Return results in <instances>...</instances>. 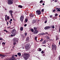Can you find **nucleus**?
Returning a JSON list of instances; mask_svg holds the SVG:
<instances>
[{
    "label": "nucleus",
    "instance_id": "1",
    "mask_svg": "<svg viewBox=\"0 0 60 60\" xmlns=\"http://www.w3.org/2000/svg\"><path fill=\"white\" fill-rule=\"evenodd\" d=\"M30 56V55L29 54H27L26 53H25L23 55V57L26 60Z\"/></svg>",
    "mask_w": 60,
    "mask_h": 60
},
{
    "label": "nucleus",
    "instance_id": "2",
    "mask_svg": "<svg viewBox=\"0 0 60 60\" xmlns=\"http://www.w3.org/2000/svg\"><path fill=\"white\" fill-rule=\"evenodd\" d=\"M25 48L26 50H29L30 48V44L29 43L26 44L25 46Z\"/></svg>",
    "mask_w": 60,
    "mask_h": 60
},
{
    "label": "nucleus",
    "instance_id": "3",
    "mask_svg": "<svg viewBox=\"0 0 60 60\" xmlns=\"http://www.w3.org/2000/svg\"><path fill=\"white\" fill-rule=\"evenodd\" d=\"M18 39L15 38H14L13 40V44L14 45H15L17 43L16 42H18Z\"/></svg>",
    "mask_w": 60,
    "mask_h": 60
},
{
    "label": "nucleus",
    "instance_id": "4",
    "mask_svg": "<svg viewBox=\"0 0 60 60\" xmlns=\"http://www.w3.org/2000/svg\"><path fill=\"white\" fill-rule=\"evenodd\" d=\"M16 31L15 29H14L11 32V33L13 34V36H15V35L16 34Z\"/></svg>",
    "mask_w": 60,
    "mask_h": 60
},
{
    "label": "nucleus",
    "instance_id": "5",
    "mask_svg": "<svg viewBox=\"0 0 60 60\" xmlns=\"http://www.w3.org/2000/svg\"><path fill=\"white\" fill-rule=\"evenodd\" d=\"M56 45L55 44H54H54H52V50L54 49L55 48V50H56Z\"/></svg>",
    "mask_w": 60,
    "mask_h": 60
},
{
    "label": "nucleus",
    "instance_id": "6",
    "mask_svg": "<svg viewBox=\"0 0 60 60\" xmlns=\"http://www.w3.org/2000/svg\"><path fill=\"white\" fill-rule=\"evenodd\" d=\"M36 13L38 15H40L41 13V12L40 10H37L36 11Z\"/></svg>",
    "mask_w": 60,
    "mask_h": 60
},
{
    "label": "nucleus",
    "instance_id": "7",
    "mask_svg": "<svg viewBox=\"0 0 60 60\" xmlns=\"http://www.w3.org/2000/svg\"><path fill=\"white\" fill-rule=\"evenodd\" d=\"M8 4H12L13 3V1H11V0H8Z\"/></svg>",
    "mask_w": 60,
    "mask_h": 60
},
{
    "label": "nucleus",
    "instance_id": "8",
    "mask_svg": "<svg viewBox=\"0 0 60 60\" xmlns=\"http://www.w3.org/2000/svg\"><path fill=\"white\" fill-rule=\"evenodd\" d=\"M24 18V17L23 15L21 16L20 17V20L21 21H22L23 20V19Z\"/></svg>",
    "mask_w": 60,
    "mask_h": 60
},
{
    "label": "nucleus",
    "instance_id": "9",
    "mask_svg": "<svg viewBox=\"0 0 60 60\" xmlns=\"http://www.w3.org/2000/svg\"><path fill=\"white\" fill-rule=\"evenodd\" d=\"M44 19L45 20V23H46V22H47V21H48V19L46 17H44Z\"/></svg>",
    "mask_w": 60,
    "mask_h": 60
},
{
    "label": "nucleus",
    "instance_id": "10",
    "mask_svg": "<svg viewBox=\"0 0 60 60\" xmlns=\"http://www.w3.org/2000/svg\"><path fill=\"white\" fill-rule=\"evenodd\" d=\"M6 56V55H3V54H0V56L2 57H1L2 58H3V57H4Z\"/></svg>",
    "mask_w": 60,
    "mask_h": 60
},
{
    "label": "nucleus",
    "instance_id": "11",
    "mask_svg": "<svg viewBox=\"0 0 60 60\" xmlns=\"http://www.w3.org/2000/svg\"><path fill=\"white\" fill-rule=\"evenodd\" d=\"M50 28V26H48L45 27L44 29L45 30H48V29Z\"/></svg>",
    "mask_w": 60,
    "mask_h": 60
},
{
    "label": "nucleus",
    "instance_id": "12",
    "mask_svg": "<svg viewBox=\"0 0 60 60\" xmlns=\"http://www.w3.org/2000/svg\"><path fill=\"white\" fill-rule=\"evenodd\" d=\"M15 57L14 56H12V58L10 59L9 60H15Z\"/></svg>",
    "mask_w": 60,
    "mask_h": 60
},
{
    "label": "nucleus",
    "instance_id": "13",
    "mask_svg": "<svg viewBox=\"0 0 60 60\" xmlns=\"http://www.w3.org/2000/svg\"><path fill=\"white\" fill-rule=\"evenodd\" d=\"M29 37H27V38H26V41H27V42H29Z\"/></svg>",
    "mask_w": 60,
    "mask_h": 60
},
{
    "label": "nucleus",
    "instance_id": "14",
    "mask_svg": "<svg viewBox=\"0 0 60 60\" xmlns=\"http://www.w3.org/2000/svg\"><path fill=\"white\" fill-rule=\"evenodd\" d=\"M12 10H9V13L11 15V16H12Z\"/></svg>",
    "mask_w": 60,
    "mask_h": 60
},
{
    "label": "nucleus",
    "instance_id": "15",
    "mask_svg": "<svg viewBox=\"0 0 60 60\" xmlns=\"http://www.w3.org/2000/svg\"><path fill=\"white\" fill-rule=\"evenodd\" d=\"M38 32V30H36L34 31V34H37Z\"/></svg>",
    "mask_w": 60,
    "mask_h": 60
},
{
    "label": "nucleus",
    "instance_id": "16",
    "mask_svg": "<svg viewBox=\"0 0 60 60\" xmlns=\"http://www.w3.org/2000/svg\"><path fill=\"white\" fill-rule=\"evenodd\" d=\"M29 15L30 16V18H31L32 17L33 18V17L34 16V15H33V14H32V13H31V14H30Z\"/></svg>",
    "mask_w": 60,
    "mask_h": 60
},
{
    "label": "nucleus",
    "instance_id": "17",
    "mask_svg": "<svg viewBox=\"0 0 60 60\" xmlns=\"http://www.w3.org/2000/svg\"><path fill=\"white\" fill-rule=\"evenodd\" d=\"M17 55H18L19 56H20L21 55V53L20 52H18L17 53Z\"/></svg>",
    "mask_w": 60,
    "mask_h": 60
},
{
    "label": "nucleus",
    "instance_id": "18",
    "mask_svg": "<svg viewBox=\"0 0 60 60\" xmlns=\"http://www.w3.org/2000/svg\"><path fill=\"white\" fill-rule=\"evenodd\" d=\"M59 38L58 36H56V40L57 41V40H58Z\"/></svg>",
    "mask_w": 60,
    "mask_h": 60
},
{
    "label": "nucleus",
    "instance_id": "19",
    "mask_svg": "<svg viewBox=\"0 0 60 60\" xmlns=\"http://www.w3.org/2000/svg\"><path fill=\"white\" fill-rule=\"evenodd\" d=\"M53 19H56L57 18V17L56 16H55V17H53Z\"/></svg>",
    "mask_w": 60,
    "mask_h": 60
},
{
    "label": "nucleus",
    "instance_id": "20",
    "mask_svg": "<svg viewBox=\"0 0 60 60\" xmlns=\"http://www.w3.org/2000/svg\"><path fill=\"white\" fill-rule=\"evenodd\" d=\"M18 7L19 8H22V6L21 5H19Z\"/></svg>",
    "mask_w": 60,
    "mask_h": 60
},
{
    "label": "nucleus",
    "instance_id": "21",
    "mask_svg": "<svg viewBox=\"0 0 60 60\" xmlns=\"http://www.w3.org/2000/svg\"><path fill=\"white\" fill-rule=\"evenodd\" d=\"M7 19L8 20H9V19H10V16H8L7 17Z\"/></svg>",
    "mask_w": 60,
    "mask_h": 60
},
{
    "label": "nucleus",
    "instance_id": "22",
    "mask_svg": "<svg viewBox=\"0 0 60 60\" xmlns=\"http://www.w3.org/2000/svg\"><path fill=\"white\" fill-rule=\"evenodd\" d=\"M45 43H46V41L45 40H44V41L42 42V43L44 44H45Z\"/></svg>",
    "mask_w": 60,
    "mask_h": 60
},
{
    "label": "nucleus",
    "instance_id": "23",
    "mask_svg": "<svg viewBox=\"0 0 60 60\" xmlns=\"http://www.w3.org/2000/svg\"><path fill=\"white\" fill-rule=\"evenodd\" d=\"M57 11H60V8H57Z\"/></svg>",
    "mask_w": 60,
    "mask_h": 60
},
{
    "label": "nucleus",
    "instance_id": "24",
    "mask_svg": "<svg viewBox=\"0 0 60 60\" xmlns=\"http://www.w3.org/2000/svg\"><path fill=\"white\" fill-rule=\"evenodd\" d=\"M23 30V27H21L20 28V30H21V31H22Z\"/></svg>",
    "mask_w": 60,
    "mask_h": 60
},
{
    "label": "nucleus",
    "instance_id": "25",
    "mask_svg": "<svg viewBox=\"0 0 60 60\" xmlns=\"http://www.w3.org/2000/svg\"><path fill=\"white\" fill-rule=\"evenodd\" d=\"M51 26L52 28H53V29L55 28V26H54V25L52 26Z\"/></svg>",
    "mask_w": 60,
    "mask_h": 60
},
{
    "label": "nucleus",
    "instance_id": "26",
    "mask_svg": "<svg viewBox=\"0 0 60 60\" xmlns=\"http://www.w3.org/2000/svg\"><path fill=\"white\" fill-rule=\"evenodd\" d=\"M30 30L32 31V32H34V30L33 29H31Z\"/></svg>",
    "mask_w": 60,
    "mask_h": 60
},
{
    "label": "nucleus",
    "instance_id": "27",
    "mask_svg": "<svg viewBox=\"0 0 60 60\" xmlns=\"http://www.w3.org/2000/svg\"><path fill=\"white\" fill-rule=\"evenodd\" d=\"M46 38L47 39H48V40H49L50 38L49 36H47V37H46Z\"/></svg>",
    "mask_w": 60,
    "mask_h": 60
},
{
    "label": "nucleus",
    "instance_id": "28",
    "mask_svg": "<svg viewBox=\"0 0 60 60\" xmlns=\"http://www.w3.org/2000/svg\"><path fill=\"white\" fill-rule=\"evenodd\" d=\"M37 29V28L36 27H34V29L35 30H36Z\"/></svg>",
    "mask_w": 60,
    "mask_h": 60
},
{
    "label": "nucleus",
    "instance_id": "29",
    "mask_svg": "<svg viewBox=\"0 0 60 60\" xmlns=\"http://www.w3.org/2000/svg\"><path fill=\"white\" fill-rule=\"evenodd\" d=\"M41 48H40L39 49V51L40 52L41 51Z\"/></svg>",
    "mask_w": 60,
    "mask_h": 60
},
{
    "label": "nucleus",
    "instance_id": "30",
    "mask_svg": "<svg viewBox=\"0 0 60 60\" xmlns=\"http://www.w3.org/2000/svg\"><path fill=\"white\" fill-rule=\"evenodd\" d=\"M45 34V33H42L40 34V35H43Z\"/></svg>",
    "mask_w": 60,
    "mask_h": 60
},
{
    "label": "nucleus",
    "instance_id": "31",
    "mask_svg": "<svg viewBox=\"0 0 60 60\" xmlns=\"http://www.w3.org/2000/svg\"><path fill=\"white\" fill-rule=\"evenodd\" d=\"M35 22H36V21H35V20H33L32 21V22L33 23H34Z\"/></svg>",
    "mask_w": 60,
    "mask_h": 60
},
{
    "label": "nucleus",
    "instance_id": "32",
    "mask_svg": "<svg viewBox=\"0 0 60 60\" xmlns=\"http://www.w3.org/2000/svg\"><path fill=\"white\" fill-rule=\"evenodd\" d=\"M4 30V32L5 31L6 32H7V33L8 32V31L6 30Z\"/></svg>",
    "mask_w": 60,
    "mask_h": 60
},
{
    "label": "nucleus",
    "instance_id": "33",
    "mask_svg": "<svg viewBox=\"0 0 60 60\" xmlns=\"http://www.w3.org/2000/svg\"><path fill=\"white\" fill-rule=\"evenodd\" d=\"M55 16H57L58 15V14H55Z\"/></svg>",
    "mask_w": 60,
    "mask_h": 60
},
{
    "label": "nucleus",
    "instance_id": "34",
    "mask_svg": "<svg viewBox=\"0 0 60 60\" xmlns=\"http://www.w3.org/2000/svg\"><path fill=\"white\" fill-rule=\"evenodd\" d=\"M27 21H28V20L27 19H25V22H27Z\"/></svg>",
    "mask_w": 60,
    "mask_h": 60
},
{
    "label": "nucleus",
    "instance_id": "35",
    "mask_svg": "<svg viewBox=\"0 0 60 60\" xmlns=\"http://www.w3.org/2000/svg\"><path fill=\"white\" fill-rule=\"evenodd\" d=\"M43 2V0H40V3H42V2Z\"/></svg>",
    "mask_w": 60,
    "mask_h": 60
},
{
    "label": "nucleus",
    "instance_id": "36",
    "mask_svg": "<svg viewBox=\"0 0 60 60\" xmlns=\"http://www.w3.org/2000/svg\"><path fill=\"white\" fill-rule=\"evenodd\" d=\"M5 43H4V42H3V43H2V45H5Z\"/></svg>",
    "mask_w": 60,
    "mask_h": 60
},
{
    "label": "nucleus",
    "instance_id": "37",
    "mask_svg": "<svg viewBox=\"0 0 60 60\" xmlns=\"http://www.w3.org/2000/svg\"><path fill=\"white\" fill-rule=\"evenodd\" d=\"M41 53L42 54H43V53H44L45 52L43 51H41Z\"/></svg>",
    "mask_w": 60,
    "mask_h": 60
},
{
    "label": "nucleus",
    "instance_id": "38",
    "mask_svg": "<svg viewBox=\"0 0 60 60\" xmlns=\"http://www.w3.org/2000/svg\"><path fill=\"white\" fill-rule=\"evenodd\" d=\"M11 28V26H8L7 27V28L9 29L10 28Z\"/></svg>",
    "mask_w": 60,
    "mask_h": 60
},
{
    "label": "nucleus",
    "instance_id": "39",
    "mask_svg": "<svg viewBox=\"0 0 60 60\" xmlns=\"http://www.w3.org/2000/svg\"><path fill=\"white\" fill-rule=\"evenodd\" d=\"M44 11V9H42L41 10V12H43V11Z\"/></svg>",
    "mask_w": 60,
    "mask_h": 60
},
{
    "label": "nucleus",
    "instance_id": "40",
    "mask_svg": "<svg viewBox=\"0 0 60 60\" xmlns=\"http://www.w3.org/2000/svg\"><path fill=\"white\" fill-rule=\"evenodd\" d=\"M49 18H52V15H50V16H49Z\"/></svg>",
    "mask_w": 60,
    "mask_h": 60
},
{
    "label": "nucleus",
    "instance_id": "41",
    "mask_svg": "<svg viewBox=\"0 0 60 60\" xmlns=\"http://www.w3.org/2000/svg\"><path fill=\"white\" fill-rule=\"evenodd\" d=\"M9 22H10V24L11 25V23H12V22L10 20V21H9Z\"/></svg>",
    "mask_w": 60,
    "mask_h": 60
},
{
    "label": "nucleus",
    "instance_id": "42",
    "mask_svg": "<svg viewBox=\"0 0 60 60\" xmlns=\"http://www.w3.org/2000/svg\"><path fill=\"white\" fill-rule=\"evenodd\" d=\"M42 41H43V39H41V40H40V41L41 42Z\"/></svg>",
    "mask_w": 60,
    "mask_h": 60
},
{
    "label": "nucleus",
    "instance_id": "43",
    "mask_svg": "<svg viewBox=\"0 0 60 60\" xmlns=\"http://www.w3.org/2000/svg\"><path fill=\"white\" fill-rule=\"evenodd\" d=\"M37 37H35V40H37Z\"/></svg>",
    "mask_w": 60,
    "mask_h": 60
},
{
    "label": "nucleus",
    "instance_id": "44",
    "mask_svg": "<svg viewBox=\"0 0 60 60\" xmlns=\"http://www.w3.org/2000/svg\"><path fill=\"white\" fill-rule=\"evenodd\" d=\"M45 33L46 34H47L49 35V34H48V32H45Z\"/></svg>",
    "mask_w": 60,
    "mask_h": 60
},
{
    "label": "nucleus",
    "instance_id": "45",
    "mask_svg": "<svg viewBox=\"0 0 60 60\" xmlns=\"http://www.w3.org/2000/svg\"><path fill=\"white\" fill-rule=\"evenodd\" d=\"M58 59L59 60H60V55L59 56V57Z\"/></svg>",
    "mask_w": 60,
    "mask_h": 60
},
{
    "label": "nucleus",
    "instance_id": "46",
    "mask_svg": "<svg viewBox=\"0 0 60 60\" xmlns=\"http://www.w3.org/2000/svg\"><path fill=\"white\" fill-rule=\"evenodd\" d=\"M3 40V39L2 38H0V40Z\"/></svg>",
    "mask_w": 60,
    "mask_h": 60
},
{
    "label": "nucleus",
    "instance_id": "47",
    "mask_svg": "<svg viewBox=\"0 0 60 60\" xmlns=\"http://www.w3.org/2000/svg\"><path fill=\"white\" fill-rule=\"evenodd\" d=\"M27 24H25L24 25V26H27Z\"/></svg>",
    "mask_w": 60,
    "mask_h": 60
},
{
    "label": "nucleus",
    "instance_id": "48",
    "mask_svg": "<svg viewBox=\"0 0 60 60\" xmlns=\"http://www.w3.org/2000/svg\"><path fill=\"white\" fill-rule=\"evenodd\" d=\"M55 11V9H54V10H53V12H54V11Z\"/></svg>",
    "mask_w": 60,
    "mask_h": 60
},
{
    "label": "nucleus",
    "instance_id": "49",
    "mask_svg": "<svg viewBox=\"0 0 60 60\" xmlns=\"http://www.w3.org/2000/svg\"><path fill=\"white\" fill-rule=\"evenodd\" d=\"M27 35V33H25V36H26Z\"/></svg>",
    "mask_w": 60,
    "mask_h": 60
},
{
    "label": "nucleus",
    "instance_id": "50",
    "mask_svg": "<svg viewBox=\"0 0 60 60\" xmlns=\"http://www.w3.org/2000/svg\"><path fill=\"white\" fill-rule=\"evenodd\" d=\"M10 21H11V22L12 21V19H10Z\"/></svg>",
    "mask_w": 60,
    "mask_h": 60
},
{
    "label": "nucleus",
    "instance_id": "51",
    "mask_svg": "<svg viewBox=\"0 0 60 60\" xmlns=\"http://www.w3.org/2000/svg\"><path fill=\"white\" fill-rule=\"evenodd\" d=\"M15 56H16V57H17L18 56V55H15Z\"/></svg>",
    "mask_w": 60,
    "mask_h": 60
},
{
    "label": "nucleus",
    "instance_id": "52",
    "mask_svg": "<svg viewBox=\"0 0 60 60\" xmlns=\"http://www.w3.org/2000/svg\"><path fill=\"white\" fill-rule=\"evenodd\" d=\"M11 36L12 37L13 36V34H11Z\"/></svg>",
    "mask_w": 60,
    "mask_h": 60
},
{
    "label": "nucleus",
    "instance_id": "53",
    "mask_svg": "<svg viewBox=\"0 0 60 60\" xmlns=\"http://www.w3.org/2000/svg\"><path fill=\"white\" fill-rule=\"evenodd\" d=\"M26 15H28V12L27 13H26Z\"/></svg>",
    "mask_w": 60,
    "mask_h": 60
},
{
    "label": "nucleus",
    "instance_id": "54",
    "mask_svg": "<svg viewBox=\"0 0 60 60\" xmlns=\"http://www.w3.org/2000/svg\"><path fill=\"white\" fill-rule=\"evenodd\" d=\"M15 47V45H14L13 46V48H14Z\"/></svg>",
    "mask_w": 60,
    "mask_h": 60
},
{
    "label": "nucleus",
    "instance_id": "55",
    "mask_svg": "<svg viewBox=\"0 0 60 60\" xmlns=\"http://www.w3.org/2000/svg\"><path fill=\"white\" fill-rule=\"evenodd\" d=\"M55 2L56 3V2H57V0H55Z\"/></svg>",
    "mask_w": 60,
    "mask_h": 60
},
{
    "label": "nucleus",
    "instance_id": "56",
    "mask_svg": "<svg viewBox=\"0 0 60 60\" xmlns=\"http://www.w3.org/2000/svg\"><path fill=\"white\" fill-rule=\"evenodd\" d=\"M7 19H6V18H5V20L6 21H7Z\"/></svg>",
    "mask_w": 60,
    "mask_h": 60
},
{
    "label": "nucleus",
    "instance_id": "57",
    "mask_svg": "<svg viewBox=\"0 0 60 60\" xmlns=\"http://www.w3.org/2000/svg\"><path fill=\"white\" fill-rule=\"evenodd\" d=\"M42 5H45L44 3H43Z\"/></svg>",
    "mask_w": 60,
    "mask_h": 60
},
{
    "label": "nucleus",
    "instance_id": "58",
    "mask_svg": "<svg viewBox=\"0 0 60 60\" xmlns=\"http://www.w3.org/2000/svg\"><path fill=\"white\" fill-rule=\"evenodd\" d=\"M22 49H24V47L23 46H22Z\"/></svg>",
    "mask_w": 60,
    "mask_h": 60
},
{
    "label": "nucleus",
    "instance_id": "59",
    "mask_svg": "<svg viewBox=\"0 0 60 60\" xmlns=\"http://www.w3.org/2000/svg\"><path fill=\"white\" fill-rule=\"evenodd\" d=\"M7 17V15H5V18H6Z\"/></svg>",
    "mask_w": 60,
    "mask_h": 60
},
{
    "label": "nucleus",
    "instance_id": "60",
    "mask_svg": "<svg viewBox=\"0 0 60 60\" xmlns=\"http://www.w3.org/2000/svg\"><path fill=\"white\" fill-rule=\"evenodd\" d=\"M59 32H60V28L59 30Z\"/></svg>",
    "mask_w": 60,
    "mask_h": 60
},
{
    "label": "nucleus",
    "instance_id": "61",
    "mask_svg": "<svg viewBox=\"0 0 60 60\" xmlns=\"http://www.w3.org/2000/svg\"><path fill=\"white\" fill-rule=\"evenodd\" d=\"M7 24H8L9 23L8 22H7Z\"/></svg>",
    "mask_w": 60,
    "mask_h": 60
},
{
    "label": "nucleus",
    "instance_id": "62",
    "mask_svg": "<svg viewBox=\"0 0 60 60\" xmlns=\"http://www.w3.org/2000/svg\"><path fill=\"white\" fill-rule=\"evenodd\" d=\"M59 45H60V41L59 42Z\"/></svg>",
    "mask_w": 60,
    "mask_h": 60
},
{
    "label": "nucleus",
    "instance_id": "63",
    "mask_svg": "<svg viewBox=\"0 0 60 60\" xmlns=\"http://www.w3.org/2000/svg\"><path fill=\"white\" fill-rule=\"evenodd\" d=\"M43 3H45V1H44L43 2Z\"/></svg>",
    "mask_w": 60,
    "mask_h": 60
},
{
    "label": "nucleus",
    "instance_id": "64",
    "mask_svg": "<svg viewBox=\"0 0 60 60\" xmlns=\"http://www.w3.org/2000/svg\"><path fill=\"white\" fill-rule=\"evenodd\" d=\"M59 17L60 18V15H59Z\"/></svg>",
    "mask_w": 60,
    "mask_h": 60
}]
</instances>
